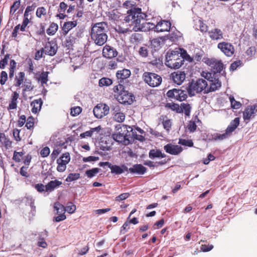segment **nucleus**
Returning a JSON list of instances; mask_svg holds the SVG:
<instances>
[{
  "mask_svg": "<svg viewBox=\"0 0 257 257\" xmlns=\"http://www.w3.org/2000/svg\"><path fill=\"white\" fill-rule=\"evenodd\" d=\"M147 16L145 13L142 12L141 8L132 7L127 11L123 20L130 27H133V31L137 32L141 23L145 20Z\"/></svg>",
  "mask_w": 257,
  "mask_h": 257,
  "instance_id": "1",
  "label": "nucleus"
},
{
  "mask_svg": "<svg viewBox=\"0 0 257 257\" xmlns=\"http://www.w3.org/2000/svg\"><path fill=\"white\" fill-rule=\"evenodd\" d=\"M107 24L104 22L92 25L90 36L96 45L102 46L107 41Z\"/></svg>",
  "mask_w": 257,
  "mask_h": 257,
  "instance_id": "2",
  "label": "nucleus"
},
{
  "mask_svg": "<svg viewBox=\"0 0 257 257\" xmlns=\"http://www.w3.org/2000/svg\"><path fill=\"white\" fill-rule=\"evenodd\" d=\"M182 51L181 48L168 51L166 55V65L171 68L179 69L184 64Z\"/></svg>",
  "mask_w": 257,
  "mask_h": 257,
  "instance_id": "3",
  "label": "nucleus"
},
{
  "mask_svg": "<svg viewBox=\"0 0 257 257\" xmlns=\"http://www.w3.org/2000/svg\"><path fill=\"white\" fill-rule=\"evenodd\" d=\"M113 91L116 96V99L118 101L123 104H131L133 102L134 96L128 91L125 90L124 86L118 84L113 87Z\"/></svg>",
  "mask_w": 257,
  "mask_h": 257,
  "instance_id": "4",
  "label": "nucleus"
},
{
  "mask_svg": "<svg viewBox=\"0 0 257 257\" xmlns=\"http://www.w3.org/2000/svg\"><path fill=\"white\" fill-rule=\"evenodd\" d=\"M207 85L206 81L203 79H198L196 81L192 80L189 83L187 87L188 94L192 96L203 90L205 92L207 89Z\"/></svg>",
  "mask_w": 257,
  "mask_h": 257,
  "instance_id": "5",
  "label": "nucleus"
},
{
  "mask_svg": "<svg viewBox=\"0 0 257 257\" xmlns=\"http://www.w3.org/2000/svg\"><path fill=\"white\" fill-rule=\"evenodd\" d=\"M143 79L146 83L152 87L159 86L162 81V78L160 75L149 72L144 73Z\"/></svg>",
  "mask_w": 257,
  "mask_h": 257,
  "instance_id": "6",
  "label": "nucleus"
},
{
  "mask_svg": "<svg viewBox=\"0 0 257 257\" xmlns=\"http://www.w3.org/2000/svg\"><path fill=\"white\" fill-rule=\"evenodd\" d=\"M166 95L171 99L179 101L185 100L187 97L186 92L185 90L176 88L168 91Z\"/></svg>",
  "mask_w": 257,
  "mask_h": 257,
  "instance_id": "7",
  "label": "nucleus"
},
{
  "mask_svg": "<svg viewBox=\"0 0 257 257\" xmlns=\"http://www.w3.org/2000/svg\"><path fill=\"white\" fill-rule=\"evenodd\" d=\"M109 111V106L105 103H99L93 108L94 116L97 118H101L106 115Z\"/></svg>",
  "mask_w": 257,
  "mask_h": 257,
  "instance_id": "8",
  "label": "nucleus"
},
{
  "mask_svg": "<svg viewBox=\"0 0 257 257\" xmlns=\"http://www.w3.org/2000/svg\"><path fill=\"white\" fill-rule=\"evenodd\" d=\"M217 48L227 57H231L235 52L234 46L231 43L226 42L219 43L217 44Z\"/></svg>",
  "mask_w": 257,
  "mask_h": 257,
  "instance_id": "9",
  "label": "nucleus"
},
{
  "mask_svg": "<svg viewBox=\"0 0 257 257\" xmlns=\"http://www.w3.org/2000/svg\"><path fill=\"white\" fill-rule=\"evenodd\" d=\"M54 208L56 211V214L58 215L54 217L53 221L55 222H60L64 220L66 218L65 207L59 202L54 203Z\"/></svg>",
  "mask_w": 257,
  "mask_h": 257,
  "instance_id": "10",
  "label": "nucleus"
},
{
  "mask_svg": "<svg viewBox=\"0 0 257 257\" xmlns=\"http://www.w3.org/2000/svg\"><path fill=\"white\" fill-rule=\"evenodd\" d=\"M42 49L44 51L46 55L53 56L57 52L58 45L56 41L52 40L46 42L44 45V47L42 48Z\"/></svg>",
  "mask_w": 257,
  "mask_h": 257,
  "instance_id": "11",
  "label": "nucleus"
},
{
  "mask_svg": "<svg viewBox=\"0 0 257 257\" xmlns=\"http://www.w3.org/2000/svg\"><path fill=\"white\" fill-rule=\"evenodd\" d=\"M205 63L211 67L214 74L213 76L216 73H220L223 68V65L221 60H217L215 59H208L206 60Z\"/></svg>",
  "mask_w": 257,
  "mask_h": 257,
  "instance_id": "12",
  "label": "nucleus"
},
{
  "mask_svg": "<svg viewBox=\"0 0 257 257\" xmlns=\"http://www.w3.org/2000/svg\"><path fill=\"white\" fill-rule=\"evenodd\" d=\"M32 16H25L24 15V19L22 22V25H20V24L17 25L14 28L12 34V37L13 38H16L18 35V32L19 30H20L22 32H24L26 31V28L27 25L30 23V20L32 19Z\"/></svg>",
  "mask_w": 257,
  "mask_h": 257,
  "instance_id": "13",
  "label": "nucleus"
},
{
  "mask_svg": "<svg viewBox=\"0 0 257 257\" xmlns=\"http://www.w3.org/2000/svg\"><path fill=\"white\" fill-rule=\"evenodd\" d=\"M257 105L256 104L248 106L243 111V118L245 121L248 122L253 118L257 112Z\"/></svg>",
  "mask_w": 257,
  "mask_h": 257,
  "instance_id": "14",
  "label": "nucleus"
},
{
  "mask_svg": "<svg viewBox=\"0 0 257 257\" xmlns=\"http://www.w3.org/2000/svg\"><path fill=\"white\" fill-rule=\"evenodd\" d=\"M165 152L172 155H178L183 151V148L179 145H175L172 144H167L164 146Z\"/></svg>",
  "mask_w": 257,
  "mask_h": 257,
  "instance_id": "15",
  "label": "nucleus"
},
{
  "mask_svg": "<svg viewBox=\"0 0 257 257\" xmlns=\"http://www.w3.org/2000/svg\"><path fill=\"white\" fill-rule=\"evenodd\" d=\"M118 55L117 50L113 47L106 45L102 50V55L108 59H112L116 57Z\"/></svg>",
  "mask_w": 257,
  "mask_h": 257,
  "instance_id": "16",
  "label": "nucleus"
},
{
  "mask_svg": "<svg viewBox=\"0 0 257 257\" xmlns=\"http://www.w3.org/2000/svg\"><path fill=\"white\" fill-rule=\"evenodd\" d=\"M208 36L211 40L219 41L223 39L224 34L219 28H214L208 31Z\"/></svg>",
  "mask_w": 257,
  "mask_h": 257,
  "instance_id": "17",
  "label": "nucleus"
},
{
  "mask_svg": "<svg viewBox=\"0 0 257 257\" xmlns=\"http://www.w3.org/2000/svg\"><path fill=\"white\" fill-rule=\"evenodd\" d=\"M82 32H77L76 34L74 33H71L68 36L66 37L65 40L63 42V44L65 47L70 48L73 46L74 44L75 43L76 40V36L77 37H81Z\"/></svg>",
  "mask_w": 257,
  "mask_h": 257,
  "instance_id": "18",
  "label": "nucleus"
},
{
  "mask_svg": "<svg viewBox=\"0 0 257 257\" xmlns=\"http://www.w3.org/2000/svg\"><path fill=\"white\" fill-rule=\"evenodd\" d=\"M106 17L108 18V20L114 23L120 21L122 18V15L116 10H113L106 13Z\"/></svg>",
  "mask_w": 257,
  "mask_h": 257,
  "instance_id": "19",
  "label": "nucleus"
},
{
  "mask_svg": "<svg viewBox=\"0 0 257 257\" xmlns=\"http://www.w3.org/2000/svg\"><path fill=\"white\" fill-rule=\"evenodd\" d=\"M171 77L174 83L181 85L186 78V74L183 71H177L172 73Z\"/></svg>",
  "mask_w": 257,
  "mask_h": 257,
  "instance_id": "20",
  "label": "nucleus"
},
{
  "mask_svg": "<svg viewBox=\"0 0 257 257\" xmlns=\"http://www.w3.org/2000/svg\"><path fill=\"white\" fill-rule=\"evenodd\" d=\"M171 27V24L170 21L162 20L157 23L155 31L157 32H168L169 31Z\"/></svg>",
  "mask_w": 257,
  "mask_h": 257,
  "instance_id": "21",
  "label": "nucleus"
},
{
  "mask_svg": "<svg viewBox=\"0 0 257 257\" xmlns=\"http://www.w3.org/2000/svg\"><path fill=\"white\" fill-rule=\"evenodd\" d=\"M221 86V82L219 80L218 78L215 77L212 78L210 80V87L207 88V89L204 92V93H208L210 92L215 91L219 88Z\"/></svg>",
  "mask_w": 257,
  "mask_h": 257,
  "instance_id": "22",
  "label": "nucleus"
},
{
  "mask_svg": "<svg viewBox=\"0 0 257 257\" xmlns=\"http://www.w3.org/2000/svg\"><path fill=\"white\" fill-rule=\"evenodd\" d=\"M77 25V21H68L64 22L62 27V34L63 36H66L68 32L75 27Z\"/></svg>",
  "mask_w": 257,
  "mask_h": 257,
  "instance_id": "23",
  "label": "nucleus"
},
{
  "mask_svg": "<svg viewBox=\"0 0 257 257\" xmlns=\"http://www.w3.org/2000/svg\"><path fill=\"white\" fill-rule=\"evenodd\" d=\"M99 166L103 167L104 166H107L111 170L112 173H115L116 174H121L123 172V169L117 165H112L108 162H100L99 164Z\"/></svg>",
  "mask_w": 257,
  "mask_h": 257,
  "instance_id": "24",
  "label": "nucleus"
},
{
  "mask_svg": "<svg viewBox=\"0 0 257 257\" xmlns=\"http://www.w3.org/2000/svg\"><path fill=\"white\" fill-rule=\"evenodd\" d=\"M128 171L132 174L143 175L147 171V168L141 164H135L128 169Z\"/></svg>",
  "mask_w": 257,
  "mask_h": 257,
  "instance_id": "25",
  "label": "nucleus"
},
{
  "mask_svg": "<svg viewBox=\"0 0 257 257\" xmlns=\"http://www.w3.org/2000/svg\"><path fill=\"white\" fill-rule=\"evenodd\" d=\"M131 74V72L129 69H123L117 71L116 76L119 80V82L121 83L124 80L128 78Z\"/></svg>",
  "mask_w": 257,
  "mask_h": 257,
  "instance_id": "26",
  "label": "nucleus"
},
{
  "mask_svg": "<svg viewBox=\"0 0 257 257\" xmlns=\"http://www.w3.org/2000/svg\"><path fill=\"white\" fill-rule=\"evenodd\" d=\"M118 132L113 134L112 137L114 140L119 143H121L124 145H128L130 143V140L128 138H126L125 136L123 135V134H121V132L118 130Z\"/></svg>",
  "mask_w": 257,
  "mask_h": 257,
  "instance_id": "27",
  "label": "nucleus"
},
{
  "mask_svg": "<svg viewBox=\"0 0 257 257\" xmlns=\"http://www.w3.org/2000/svg\"><path fill=\"white\" fill-rule=\"evenodd\" d=\"M25 79V73L24 72H19L16 75L14 78V86L20 88L23 84Z\"/></svg>",
  "mask_w": 257,
  "mask_h": 257,
  "instance_id": "28",
  "label": "nucleus"
},
{
  "mask_svg": "<svg viewBox=\"0 0 257 257\" xmlns=\"http://www.w3.org/2000/svg\"><path fill=\"white\" fill-rule=\"evenodd\" d=\"M19 97V94L17 91H14L12 94L11 100L8 107V110L16 109L17 107L18 99Z\"/></svg>",
  "mask_w": 257,
  "mask_h": 257,
  "instance_id": "29",
  "label": "nucleus"
},
{
  "mask_svg": "<svg viewBox=\"0 0 257 257\" xmlns=\"http://www.w3.org/2000/svg\"><path fill=\"white\" fill-rule=\"evenodd\" d=\"M239 118L236 117L233 120H232L229 125L227 126L226 129L225 130V132L228 134V135L230 136L232 133L235 130V129L237 127V126L239 124Z\"/></svg>",
  "mask_w": 257,
  "mask_h": 257,
  "instance_id": "30",
  "label": "nucleus"
},
{
  "mask_svg": "<svg viewBox=\"0 0 257 257\" xmlns=\"http://www.w3.org/2000/svg\"><path fill=\"white\" fill-rule=\"evenodd\" d=\"M139 27V30H137V32H147L153 29L156 30V25L150 22H141Z\"/></svg>",
  "mask_w": 257,
  "mask_h": 257,
  "instance_id": "31",
  "label": "nucleus"
},
{
  "mask_svg": "<svg viewBox=\"0 0 257 257\" xmlns=\"http://www.w3.org/2000/svg\"><path fill=\"white\" fill-rule=\"evenodd\" d=\"M149 156L150 159H154L156 158H165L166 155L163 153L159 149H152L149 152Z\"/></svg>",
  "mask_w": 257,
  "mask_h": 257,
  "instance_id": "32",
  "label": "nucleus"
},
{
  "mask_svg": "<svg viewBox=\"0 0 257 257\" xmlns=\"http://www.w3.org/2000/svg\"><path fill=\"white\" fill-rule=\"evenodd\" d=\"M42 104L43 101L41 98L33 101L31 103V105L32 107V112L34 113H37L39 112L41 108Z\"/></svg>",
  "mask_w": 257,
  "mask_h": 257,
  "instance_id": "33",
  "label": "nucleus"
},
{
  "mask_svg": "<svg viewBox=\"0 0 257 257\" xmlns=\"http://www.w3.org/2000/svg\"><path fill=\"white\" fill-rule=\"evenodd\" d=\"M62 184V182L57 180L50 181L46 185V192L52 191L55 188L60 186Z\"/></svg>",
  "mask_w": 257,
  "mask_h": 257,
  "instance_id": "34",
  "label": "nucleus"
},
{
  "mask_svg": "<svg viewBox=\"0 0 257 257\" xmlns=\"http://www.w3.org/2000/svg\"><path fill=\"white\" fill-rule=\"evenodd\" d=\"M121 132V134H123V136H125L126 138H130L131 136V132L133 131V128L131 126L122 125L120 127L119 130Z\"/></svg>",
  "mask_w": 257,
  "mask_h": 257,
  "instance_id": "35",
  "label": "nucleus"
},
{
  "mask_svg": "<svg viewBox=\"0 0 257 257\" xmlns=\"http://www.w3.org/2000/svg\"><path fill=\"white\" fill-rule=\"evenodd\" d=\"M17 62L15 60L12 59L11 60L10 62L9 69V77L12 79L14 76L15 72L17 67Z\"/></svg>",
  "mask_w": 257,
  "mask_h": 257,
  "instance_id": "36",
  "label": "nucleus"
},
{
  "mask_svg": "<svg viewBox=\"0 0 257 257\" xmlns=\"http://www.w3.org/2000/svg\"><path fill=\"white\" fill-rule=\"evenodd\" d=\"M58 29V25L54 22L50 24L47 30V33L50 36L54 35Z\"/></svg>",
  "mask_w": 257,
  "mask_h": 257,
  "instance_id": "37",
  "label": "nucleus"
},
{
  "mask_svg": "<svg viewBox=\"0 0 257 257\" xmlns=\"http://www.w3.org/2000/svg\"><path fill=\"white\" fill-rule=\"evenodd\" d=\"M229 99L230 102L231 107L232 108L238 109L241 107L242 104L239 101H236L234 99L233 96L230 95L229 97Z\"/></svg>",
  "mask_w": 257,
  "mask_h": 257,
  "instance_id": "38",
  "label": "nucleus"
},
{
  "mask_svg": "<svg viewBox=\"0 0 257 257\" xmlns=\"http://www.w3.org/2000/svg\"><path fill=\"white\" fill-rule=\"evenodd\" d=\"M34 88V86L32 85V83L31 80L25 82V84L23 86L22 94L23 96H24L26 92L33 91Z\"/></svg>",
  "mask_w": 257,
  "mask_h": 257,
  "instance_id": "39",
  "label": "nucleus"
},
{
  "mask_svg": "<svg viewBox=\"0 0 257 257\" xmlns=\"http://www.w3.org/2000/svg\"><path fill=\"white\" fill-rule=\"evenodd\" d=\"M48 74L49 72L43 71L40 75L38 78V80L41 82L42 86H44V84H46L48 81Z\"/></svg>",
  "mask_w": 257,
  "mask_h": 257,
  "instance_id": "40",
  "label": "nucleus"
},
{
  "mask_svg": "<svg viewBox=\"0 0 257 257\" xmlns=\"http://www.w3.org/2000/svg\"><path fill=\"white\" fill-rule=\"evenodd\" d=\"M57 163L58 164V166L57 167V170L59 172H63L65 171L66 169V165L67 163L64 162L63 160L60 159V158L57 159Z\"/></svg>",
  "mask_w": 257,
  "mask_h": 257,
  "instance_id": "41",
  "label": "nucleus"
},
{
  "mask_svg": "<svg viewBox=\"0 0 257 257\" xmlns=\"http://www.w3.org/2000/svg\"><path fill=\"white\" fill-rule=\"evenodd\" d=\"M34 124L35 118L32 116L28 117L26 120L25 125L27 128L33 131L34 128Z\"/></svg>",
  "mask_w": 257,
  "mask_h": 257,
  "instance_id": "42",
  "label": "nucleus"
},
{
  "mask_svg": "<svg viewBox=\"0 0 257 257\" xmlns=\"http://www.w3.org/2000/svg\"><path fill=\"white\" fill-rule=\"evenodd\" d=\"M21 0H15L10 7V15H13L20 7Z\"/></svg>",
  "mask_w": 257,
  "mask_h": 257,
  "instance_id": "43",
  "label": "nucleus"
},
{
  "mask_svg": "<svg viewBox=\"0 0 257 257\" xmlns=\"http://www.w3.org/2000/svg\"><path fill=\"white\" fill-rule=\"evenodd\" d=\"M112 83V80L106 77H103L99 80V86L100 87L108 86L111 85Z\"/></svg>",
  "mask_w": 257,
  "mask_h": 257,
  "instance_id": "44",
  "label": "nucleus"
},
{
  "mask_svg": "<svg viewBox=\"0 0 257 257\" xmlns=\"http://www.w3.org/2000/svg\"><path fill=\"white\" fill-rule=\"evenodd\" d=\"M166 107L173 111H175L177 113H181L182 112V110L180 109L179 104L177 103H168L166 104Z\"/></svg>",
  "mask_w": 257,
  "mask_h": 257,
  "instance_id": "45",
  "label": "nucleus"
},
{
  "mask_svg": "<svg viewBox=\"0 0 257 257\" xmlns=\"http://www.w3.org/2000/svg\"><path fill=\"white\" fill-rule=\"evenodd\" d=\"M180 109L182 110V112L184 111L185 115L189 116L190 115L191 107L189 103H182Z\"/></svg>",
  "mask_w": 257,
  "mask_h": 257,
  "instance_id": "46",
  "label": "nucleus"
},
{
  "mask_svg": "<svg viewBox=\"0 0 257 257\" xmlns=\"http://www.w3.org/2000/svg\"><path fill=\"white\" fill-rule=\"evenodd\" d=\"M149 48L147 45L141 47L138 51L139 55L142 57H147L148 56Z\"/></svg>",
  "mask_w": 257,
  "mask_h": 257,
  "instance_id": "47",
  "label": "nucleus"
},
{
  "mask_svg": "<svg viewBox=\"0 0 257 257\" xmlns=\"http://www.w3.org/2000/svg\"><path fill=\"white\" fill-rule=\"evenodd\" d=\"M47 15V10L44 7H39L37 9L36 15L38 18H42L43 16H46Z\"/></svg>",
  "mask_w": 257,
  "mask_h": 257,
  "instance_id": "48",
  "label": "nucleus"
},
{
  "mask_svg": "<svg viewBox=\"0 0 257 257\" xmlns=\"http://www.w3.org/2000/svg\"><path fill=\"white\" fill-rule=\"evenodd\" d=\"M24 154L23 152H18L15 151L14 153L13 160L16 162H20L23 159Z\"/></svg>",
  "mask_w": 257,
  "mask_h": 257,
  "instance_id": "49",
  "label": "nucleus"
},
{
  "mask_svg": "<svg viewBox=\"0 0 257 257\" xmlns=\"http://www.w3.org/2000/svg\"><path fill=\"white\" fill-rule=\"evenodd\" d=\"M178 144L188 147H193L194 143L192 140L179 139Z\"/></svg>",
  "mask_w": 257,
  "mask_h": 257,
  "instance_id": "50",
  "label": "nucleus"
},
{
  "mask_svg": "<svg viewBox=\"0 0 257 257\" xmlns=\"http://www.w3.org/2000/svg\"><path fill=\"white\" fill-rule=\"evenodd\" d=\"M36 7L37 6L36 3H33L31 6H27L25 11L24 15L28 16H31L32 13L34 12Z\"/></svg>",
  "mask_w": 257,
  "mask_h": 257,
  "instance_id": "51",
  "label": "nucleus"
},
{
  "mask_svg": "<svg viewBox=\"0 0 257 257\" xmlns=\"http://www.w3.org/2000/svg\"><path fill=\"white\" fill-rule=\"evenodd\" d=\"M80 175L78 173H70L66 179V182H72L78 179Z\"/></svg>",
  "mask_w": 257,
  "mask_h": 257,
  "instance_id": "52",
  "label": "nucleus"
},
{
  "mask_svg": "<svg viewBox=\"0 0 257 257\" xmlns=\"http://www.w3.org/2000/svg\"><path fill=\"white\" fill-rule=\"evenodd\" d=\"M100 171V169L97 168H93L92 169L88 170L85 172V174L88 178L93 177L97 174Z\"/></svg>",
  "mask_w": 257,
  "mask_h": 257,
  "instance_id": "53",
  "label": "nucleus"
},
{
  "mask_svg": "<svg viewBox=\"0 0 257 257\" xmlns=\"http://www.w3.org/2000/svg\"><path fill=\"white\" fill-rule=\"evenodd\" d=\"M229 136L228 134L225 132L224 133L222 134L216 133L213 135V139L214 140H223L227 138H228Z\"/></svg>",
  "mask_w": 257,
  "mask_h": 257,
  "instance_id": "54",
  "label": "nucleus"
},
{
  "mask_svg": "<svg viewBox=\"0 0 257 257\" xmlns=\"http://www.w3.org/2000/svg\"><path fill=\"white\" fill-rule=\"evenodd\" d=\"M65 207V211L68 212L69 213H73L76 210V206L72 202H68Z\"/></svg>",
  "mask_w": 257,
  "mask_h": 257,
  "instance_id": "55",
  "label": "nucleus"
},
{
  "mask_svg": "<svg viewBox=\"0 0 257 257\" xmlns=\"http://www.w3.org/2000/svg\"><path fill=\"white\" fill-rule=\"evenodd\" d=\"M8 79V73L5 71H2L0 74V84L4 85L6 84Z\"/></svg>",
  "mask_w": 257,
  "mask_h": 257,
  "instance_id": "56",
  "label": "nucleus"
},
{
  "mask_svg": "<svg viewBox=\"0 0 257 257\" xmlns=\"http://www.w3.org/2000/svg\"><path fill=\"white\" fill-rule=\"evenodd\" d=\"M10 54H7L5 55L4 58L0 61V68L4 69L8 64V60L10 59Z\"/></svg>",
  "mask_w": 257,
  "mask_h": 257,
  "instance_id": "57",
  "label": "nucleus"
},
{
  "mask_svg": "<svg viewBox=\"0 0 257 257\" xmlns=\"http://www.w3.org/2000/svg\"><path fill=\"white\" fill-rule=\"evenodd\" d=\"M199 30L202 33H206L207 32L208 33V26L204 23L202 20H199Z\"/></svg>",
  "mask_w": 257,
  "mask_h": 257,
  "instance_id": "58",
  "label": "nucleus"
},
{
  "mask_svg": "<svg viewBox=\"0 0 257 257\" xmlns=\"http://www.w3.org/2000/svg\"><path fill=\"white\" fill-rule=\"evenodd\" d=\"M114 119L118 122H123L125 118V114L121 112L120 113H118L117 114H116L113 116Z\"/></svg>",
  "mask_w": 257,
  "mask_h": 257,
  "instance_id": "59",
  "label": "nucleus"
},
{
  "mask_svg": "<svg viewBox=\"0 0 257 257\" xmlns=\"http://www.w3.org/2000/svg\"><path fill=\"white\" fill-rule=\"evenodd\" d=\"M162 124L164 128L167 132H169L172 127V121L171 119H166L162 121Z\"/></svg>",
  "mask_w": 257,
  "mask_h": 257,
  "instance_id": "60",
  "label": "nucleus"
},
{
  "mask_svg": "<svg viewBox=\"0 0 257 257\" xmlns=\"http://www.w3.org/2000/svg\"><path fill=\"white\" fill-rule=\"evenodd\" d=\"M115 31L119 34H126L127 33H130L132 32V30L128 28H123L121 27L118 26L117 27L115 28Z\"/></svg>",
  "mask_w": 257,
  "mask_h": 257,
  "instance_id": "61",
  "label": "nucleus"
},
{
  "mask_svg": "<svg viewBox=\"0 0 257 257\" xmlns=\"http://www.w3.org/2000/svg\"><path fill=\"white\" fill-rule=\"evenodd\" d=\"M82 111V108L80 106H76L72 108L71 109V114L72 116H76L79 114Z\"/></svg>",
  "mask_w": 257,
  "mask_h": 257,
  "instance_id": "62",
  "label": "nucleus"
},
{
  "mask_svg": "<svg viewBox=\"0 0 257 257\" xmlns=\"http://www.w3.org/2000/svg\"><path fill=\"white\" fill-rule=\"evenodd\" d=\"M68 5L65 2H61L59 4V8L58 11L59 13L64 12L65 13L68 9Z\"/></svg>",
  "mask_w": 257,
  "mask_h": 257,
  "instance_id": "63",
  "label": "nucleus"
},
{
  "mask_svg": "<svg viewBox=\"0 0 257 257\" xmlns=\"http://www.w3.org/2000/svg\"><path fill=\"white\" fill-rule=\"evenodd\" d=\"M50 151L49 147H45L41 150L40 155L41 157L45 158L47 157L50 154Z\"/></svg>",
  "mask_w": 257,
  "mask_h": 257,
  "instance_id": "64",
  "label": "nucleus"
}]
</instances>
